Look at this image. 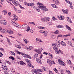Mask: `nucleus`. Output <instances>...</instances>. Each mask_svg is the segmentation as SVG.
I'll use <instances>...</instances> for the list:
<instances>
[{
	"instance_id": "obj_29",
	"label": "nucleus",
	"mask_w": 74,
	"mask_h": 74,
	"mask_svg": "<svg viewBox=\"0 0 74 74\" xmlns=\"http://www.w3.org/2000/svg\"><path fill=\"white\" fill-rule=\"evenodd\" d=\"M67 44H69V45H71V46H72V44H71V43L70 42V41H67L66 42Z\"/></svg>"
},
{
	"instance_id": "obj_1",
	"label": "nucleus",
	"mask_w": 74,
	"mask_h": 74,
	"mask_svg": "<svg viewBox=\"0 0 74 74\" xmlns=\"http://www.w3.org/2000/svg\"><path fill=\"white\" fill-rule=\"evenodd\" d=\"M38 4L39 5L38 7L44 11H48V9L46 8V7L42 3H38Z\"/></svg>"
},
{
	"instance_id": "obj_2",
	"label": "nucleus",
	"mask_w": 74,
	"mask_h": 74,
	"mask_svg": "<svg viewBox=\"0 0 74 74\" xmlns=\"http://www.w3.org/2000/svg\"><path fill=\"white\" fill-rule=\"evenodd\" d=\"M12 1V3H13L14 5H16V6L19 5V3H18V2L17 1H16L15 0H13Z\"/></svg>"
},
{
	"instance_id": "obj_22",
	"label": "nucleus",
	"mask_w": 74,
	"mask_h": 74,
	"mask_svg": "<svg viewBox=\"0 0 74 74\" xmlns=\"http://www.w3.org/2000/svg\"><path fill=\"white\" fill-rule=\"evenodd\" d=\"M3 13H4L5 15H6V14H7V11L5 10H3Z\"/></svg>"
},
{
	"instance_id": "obj_50",
	"label": "nucleus",
	"mask_w": 74,
	"mask_h": 74,
	"mask_svg": "<svg viewBox=\"0 0 74 74\" xmlns=\"http://www.w3.org/2000/svg\"><path fill=\"white\" fill-rule=\"evenodd\" d=\"M6 63H8L9 64H10V65L11 64V63L8 61H6Z\"/></svg>"
},
{
	"instance_id": "obj_43",
	"label": "nucleus",
	"mask_w": 74,
	"mask_h": 74,
	"mask_svg": "<svg viewBox=\"0 0 74 74\" xmlns=\"http://www.w3.org/2000/svg\"><path fill=\"white\" fill-rule=\"evenodd\" d=\"M37 71L38 72H42V70L41 69H38Z\"/></svg>"
},
{
	"instance_id": "obj_41",
	"label": "nucleus",
	"mask_w": 74,
	"mask_h": 74,
	"mask_svg": "<svg viewBox=\"0 0 74 74\" xmlns=\"http://www.w3.org/2000/svg\"><path fill=\"white\" fill-rule=\"evenodd\" d=\"M23 57H24V58H26V57H27V55L26 54H24V53H23Z\"/></svg>"
},
{
	"instance_id": "obj_56",
	"label": "nucleus",
	"mask_w": 74,
	"mask_h": 74,
	"mask_svg": "<svg viewBox=\"0 0 74 74\" xmlns=\"http://www.w3.org/2000/svg\"><path fill=\"white\" fill-rule=\"evenodd\" d=\"M60 16H61L59 15V16H58V19H59L60 20H61V18H60Z\"/></svg>"
},
{
	"instance_id": "obj_39",
	"label": "nucleus",
	"mask_w": 74,
	"mask_h": 74,
	"mask_svg": "<svg viewBox=\"0 0 74 74\" xmlns=\"http://www.w3.org/2000/svg\"><path fill=\"white\" fill-rule=\"evenodd\" d=\"M3 33H7V31L5 29H3L2 30Z\"/></svg>"
},
{
	"instance_id": "obj_21",
	"label": "nucleus",
	"mask_w": 74,
	"mask_h": 74,
	"mask_svg": "<svg viewBox=\"0 0 74 74\" xmlns=\"http://www.w3.org/2000/svg\"><path fill=\"white\" fill-rule=\"evenodd\" d=\"M10 53L12 55H14V56H15V53L14 52L12 51H10Z\"/></svg>"
},
{
	"instance_id": "obj_61",
	"label": "nucleus",
	"mask_w": 74,
	"mask_h": 74,
	"mask_svg": "<svg viewBox=\"0 0 74 74\" xmlns=\"http://www.w3.org/2000/svg\"><path fill=\"white\" fill-rule=\"evenodd\" d=\"M39 32H40V33H44V31L42 30H41Z\"/></svg>"
},
{
	"instance_id": "obj_42",
	"label": "nucleus",
	"mask_w": 74,
	"mask_h": 74,
	"mask_svg": "<svg viewBox=\"0 0 74 74\" xmlns=\"http://www.w3.org/2000/svg\"><path fill=\"white\" fill-rule=\"evenodd\" d=\"M47 25H49V26H50L51 25H52V23L50 22L47 23Z\"/></svg>"
},
{
	"instance_id": "obj_3",
	"label": "nucleus",
	"mask_w": 74,
	"mask_h": 74,
	"mask_svg": "<svg viewBox=\"0 0 74 74\" xmlns=\"http://www.w3.org/2000/svg\"><path fill=\"white\" fill-rule=\"evenodd\" d=\"M58 44H55L53 48L54 49V50H55V51H58V48L57 47H58Z\"/></svg>"
},
{
	"instance_id": "obj_38",
	"label": "nucleus",
	"mask_w": 74,
	"mask_h": 74,
	"mask_svg": "<svg viewBox=\"0 0 74 74\" xmlns=\"http://www.w3.org/2000/svg\"><path fill=\"white\" fill-rule=\"evenodd\" d=\"M11 72H12V73H14L15 72V70L14 69L12 68H11Z\"/></svg>"
},
{
	"instance_id": "obj_5",
	"label": "nucleus",
	"mask_w": 74,
	"mask_h": 74,
	"mask_svg": "<svg viewBox=\"0 0 74 74\" xmlns=\"http://www.w3.org/2000/svg\"><path fill=\"white\" fill-rule=\"evenodd\" d=\"M6 21L5 20H2L0 21L1 23L3 25H6Z\"/></svg>"
},
{
	"instance_id": "obj_62",
	"label": "nucleus",
	"mask_w": 74,
	"mask_h": 74,
	"mask_svg": "<svg viewBox=\"0 0 74 74\" xmlns=\"http://www.w3.org/2000/svg\"><path fill=\"white\" fill-rule=\"evenodd\" d=\"M3 56V54L1 52H0V57H1Z\"/></svg>"
},
{
	"instance_id": "obj_23",
	"label": "nucleus",
	"mask_w": 74,
	"mask_h": 74,
	"mask_svg": "<svg viewBox=\"0 0 74 74\" xmlns=\"http://www.w3.org/2000/svg\"><path fill=\"white\" fill-rule=\"evenodd\" d=\"M38 57V54L37 53L35 54L34 56H33V58L34 59H35V58H37Z\"/></svg>"
},
{
	"instance_id": "obj_59",
	"label": "nucleus",
	"mask_w": 74,
	"mask_h": 74,
	"mask_svg": "<svg viewBox=\"0 0 74 74\" xmlns=\"http://www.w3.org/2000/svg\"><path fill=\"white\" fill-rule=\"evenodd\" d=\"M19 7H20V8H22V9H25V8H24L22 7V6H21V5H20L19 6Z\"/></svg>"
},
{
	"instance_id": "obj_25",
	"label": "nucleus",
	"mask_w": 74,
	"mask_h": 74,
	"mask_svg": "<svg viewBox=\"0 0 74 74\" xmlns=\"http://www.w3.org/2000/svg\"><path fill=\"white\" fill-rule=\"evenodd\" d=\"M26 29H27L26 30V32H29V30H30V27L28 26L27 27Z\"/></svg>"
},
{
	"instance_id": "obj_28",
	"label": "nucleus",
	"mask_w": 74,
	"mask_h": 74,
	"mask_svg": "<svg viewBox=\"0 0 74 74\" xmlns=\"http://www.w3.org/2000/svg\"><path fill=\"white\" fill-rule=\"evenodd\" d=\"M58 44L57 47H60V44H62V43L61 42H60V41L58 42Z\"/></svg>"
},
{
	"instance_id": "obj_14",
	"label": "nucleus",
	"mask_w": 74,
	"mask_h": 74,
	"mask_svg": "<svg viewBox=\"0 0 74 74\" xmlns=\"http://www.w3.org/2000/svg\"><path fill=\"white\" fill-rule=\"evenodd\" d=\"M34 51L36 52H37V53H39V54H40L41 53V52L39 51L37 49H35Z\"/></svg>"
},
{
	"instance_id": "obj_47",
	"label": "nucleus",
	"mask_w": 74,
	"mask_h": 74,
	"mask_svg": "<svg viewBox=\"0 0 74 74\" xmlns=\"http://www.w3.org/2000/svg\"><path fill=\"white\" fill-rule=\"evenodd\" d=\"M27 57L28 58H29V59H32V57H30V56L28 55H27Z\"/></svg>"
},
{
	"instance_id": "obj_58",
	"label": "nucleus",
	"mask_w": 74,
	"mask_h": 74,
	"mask_svg": "<svg viewBox=\"0 0 74 74\" xmlns=\"http://www.w3.org/2000/svg\"><path fill=\"white\" fill-rule=\"evenodd\" d=\"M49 74H53V73H52V72L51 71H49Z\"/></svg>"
},
{
	"instance_id": "obj_4",
	"label": "nucleus",
	"mask_w": 74,
	"mask_h": 74,
	"mask_svg": "<svg viewBox=\"0 0 74 74\" xmlns=\"http://www.w3.org/2000/svg\"><path fill=\"white\" fill-rule=\"evenodd\" d=\"M32 72L33 74H38L39 72L37 70H33L32 71Z\"/></svg>"
},
{
	"instance_id": "obj_52",
	"label": "nucleus",
	"mask_w": 74,
	"mask_h": 74,
	"mask_svg": "<svg viewBox=\"0 0 74 74\" xmlns=\"http://www.w3.org/2000/svg\"><path fill=\"white\" fill-rule=\"evenodd\" d=\"M18 53L19 55H20V54L21 55H23V53H21L19 51H18Z\"/></svg>"
},
{
	"instance_id": "obj_46",
	"label": "nucleus",
	"mask_w": 74,
	"mask_h": 74,
	"mask_svg": "<svg viewBox=\"0 0 74 74\" xmlns=\"http://www.w3.org/2000/svg\"><path fill=\"white\" fill-rule=\"evenodd\" d=\"M43 35L45 37H46L48 36V34H44Z\"/></svg>"
},
{
	"instance_id": "obj_54",
	"label": "nucleus",
	"mask_w": 74,
	"mask_h": 74,
	"mask_svg": "<svg viewBox=\"0 0 74 74\" xmlns=\"http://www.w3.org/2000/svg\"><path fill=\"white\" fill-rule=\"evenodd\" d=\"M42 69L43 70H44V71H47V70H46V68H45V67H43L42 68Z\"/></svg>"
},
{
	"instance_id": "obj_24",
	"label": "nucleus",
	"mask_w": 74,
	"mask_h": 74,
	"mask_svg": "<svg viewBox=\"0 0 74 74\" xmlns=\"http://www.w3.org/2000/svg\"><path fill=\"white\" fill-rule=\"evenodd\" d=\"M62 11H63V12L65 14H68V12L64 10H62Z\"/></svg>"
},
{
	"instance_id": "obj_63",
	"label": "nucleus",
	"mask_w": 74,
	"mask_h": 74,
	"mask_svg": "<svg viewBox=\"0 0 74 74\" xmlns=\"http://www.w3.org/2000/svg\"><path fill=\"white\" fill-rule=\"evenodd\" d=\"M61 74H64V72H63V71H61Z\"/></svg>"
},
{
	"instance_id": "obj_9",
	"label": "nucleus",
	"mask_w": 74,
	"mask_h": 74,
	"mask_svg": "<svg viewBox=\"0 0 74 74\" xmlns=\"http://www.w3.org/2000/svg\"><path fill=\"white\" fill-rule=\"evenodd\" d=\"M67 19L68 21L69 22L71 23H72V21H71V19H70V18L67 17Z\"/></svg>"
},
{
	"instance_id": "obj_49",
	"label": "nucleus",
	"mask_w": 74,
	"mask_h": 74,
	"mask_svg": "<svg viewBox=\"0 0 74 74\" xmlns=\"http://www.w3.org/2000/svg\"><path fill=\"white\" fill-rule=\"evenodd\" d=\"M52 19L53 20V21H56V18L54 17H52Z\"/></svg>"
},
{
	"instance_id": "obj_51",
	"label": "nucleus",
	"mask_w": 74,
	"mask_h": 74,
	"mask_svg": "<svg viewBox=\"0 0 74 74\" xmlns=\"http://www.w3.org/2000/svg\"><path fill=\"white\" fill-rule=\"evenodd\" d=\"M23 40L25 42V44H27V40H26V39H23Z\"/></svg>"
},
{
	"instance_id": "obj_18",
	"label": "nucleus",
	"mask_w": 74,
	"mask_h": 74,
	"mask_svg": "<svg viewBox=\"0 0 74 74\" xmlns=\"http://www.w3.org/2000/svg\"><path fill=\"white\" fill-rule=\"evenodd\" d=\"M55 4H57V5H58L59 4V0H56L55 2Z\"/></svg>"
},
{
	"instance_id": "obj_60",
	"label": "nucleus",
	"mask_w": 74,
	"mask_h": 74,
	"mask_svg": "<svg viewBox=\"0 0 74 74\" xmlns=\"http://www.w3.org/2000/svg\"><path fill=\"white\" fill-rule=\"evenodd\" d=\"M68 3L69 4H70V5H71V4H72V2H70V1H69Z\"/></svg>"
},
{
	"instance_id": "obj_6",
	"label": "nucleus",
	"mask_w": 74,
	"mask_h": 74,
	"mask_svg": "<svg viewBox=\"0 0 74 74\" xmlns=\"http://www.w3.org/2000/svg\"><path fill=\"white\" fill-rule=\"evenodd\" d=\"M2 68L3 69V70H8V68H7V67L5 66V65H2Z\"/></svg>"
},
{
	"instance_id": "obj_27",
	"label": "nucleus",
	"mask_w": 74,
	"mask_h": 74,
	"mask_svg": "<svg viewBox=\"0 0 74 74\" xmlns=\"http://www.w3.org/2000/svg\"><path fill=\"white\" fill-rule=\"evenodd\" d=\"M41 19L42 22H46V20H45V18H41Z\"/></svg>"
},
{
	"instance_id": "obj_30",
	"label": "nucleus",
	"mask_w": 74,
	"mask_h": 74,
	"mask_svg": "<svg viewBox=\"0 0 74 74\" xmlns=\"http://www.w3.org/2000/svg\"><path fill=\"white\" fill-rule=\"evenodd\" d=\"M32 47L30 46L29 47H28L27 49L28 51H30V50H31V49H32Z\"/></svg>"
},
{
	"instance_id": "obj_16",
	"label": "nucleus",
	"mask_w": 74,
	"mask_h": 74,
	"mask_svg": "<svg viewBox=\"0 0 74 74\" xmlns=\"http://www.w3.org/2000/svg\"><path fill=\"white\" fill-rule=\"evenodd\" d=\"M66 29H67L68 30H70V31H71V29L70 27L68 26V25H66Z\"/></svg>"
},
{
	"instance_id": "obj_37",
	"label": "nucleus",
	"mask_w": 74,
	"mask_h": 74,
	"mask_svg": "<svg viewBox=\"0 0 74 74\" xmlns=\"http://www.w3.org/2000/svg\"><path fill=\"white\" fill-rule=\"evenodd\" d=\"M53 70L55 71V72H56V73H58V71L57 69L55 68H54L53 69Z\"/></svg>"
},
{
	"instance_id": "obj_44",
	"label": "nucleus",
	"mask_w": 74,
	"mask_h": 74,
	"mask_svg": "<svg viewBox=\"0 0 74 74\" xmlns=\"http://www.w3.org/2000/svg\"><path fill=\"white\" fill-rule=\"evenodd\" d=\"M16 48H19V49H21V46H20L19 45H16Z\"/></svg>"
},
{
	"instance_id": "obj_35",
	"label": "nucleus",
	"mask_w": 74,
	"mask_h": 74,
	"mask_svg": "<svg viewBox=\"0 0 74 74\" xmlns=\"http://www.w3.org/2000/svg\"><path fill=\"white\" fill-rule=\"evenodd\" d=\"M13 19L14 20V21H16V20H18V18L17 17H15V18Z\"/></svg>"
},
{
	"instance_id": "obj_15",
	"label": "nucleus",
	"mask_w": 74,
	"mask_h": 74,
	"mask_svg": "<svg viewBox=\"0 0 74 74\" xmlns=\"http://www.w3.org/2000/svg\"><path fill=\"white\" fill-rule=\"evenodd\" d=\"M61 45H62V46H64V47L66 46V43H65L64 42L62 41H61Z\"/></svg>"
},
{
	"instance_id": "obj_11",
	"label": "nucleus",
	"mask_w": 74,
	"mask_h": 74,
	"mask_svg": "<svg viewBox=\"0 0 74 74\" xmlns=\"http://www.w3.org/2000/svg\"><path fill=\"white\" fill-rule=\"evenodd\" d=\"M36 40L37 41H39V42H43V41L40 38H36Z\"/></svg>"
},
{
	"instance_id": "obj_17",
	"label": "nucleus",
	"mask_w": 74,
	"mask_h": 74,
	"mask_svg": "<svg viewBox=\"0 0 74 74\" xmlns=\"http://www.w3.org/2000/svg\"><path fill=\"white\" fill-rule=\"evenodd\" d=\"M64 27L62 25H59L57 26V27L58 28H63Z\"/></svg>"
},
{
	"instance_id": "obj_7",
	"label": "nucleus",
	"mask_w": 74,
	"mask_h": 74,
	"mask_svg": "<svg viewBox=\"0 0 74 74\" xmlns=\"http://www.w3.org/2000/svg\"><path fill=\"white\" fill-rule=\"evenodd\" d=\"M47 62L49 64V65H50V66H52L51 61L50 60L48 59L47 60Z\"/></svg>"
},
{
	"instance_id": "obj_48",
	"label": "nucleus",
	"mask_w": 74,
	"mask_h": 74,
	"mask_svg": "<svg viewBox=\"0 0 74 74\" xmlns=\"http://www.w3.org/2000/svg\"><path fill=\"white\" fill-rule=\"evenodd\" d=\"M9 59H12V60H14V57H12V56H10L9 57Z\"/></svg>"
},
{
	"instance_id": "obj_45",
	"label": "nucleus",
	"mask_w": 74,
	"mask_h": 74,
	"mask_svg": "<svg viewBox=\"0 0 74 74\" xmlns=\"http://www.w3.org/2000/svg\"><path fill=\"white\" fill-rule=\"evenodd\" d=\"M45 19L46 21H48L49 20L50 18H49L45 17Z\"/></svg>"
},
{
	"instance_id": "obj_32",
	"label": "nucleus",
	"mask_w": 74,
	"mask_h": 74,
	"mask_svg": "<svg viewBox=\"0 0 74 74\" xmlns=\"http://www.w3.org/2000/svg\"><path fill=\"white\" fill-rule=\"evenodd\" d=\"M45 27H38V29H45Z\"/></svg>"
},
{
	"instance_id": "obj_31",
	"label": "nucleus",
	"mask_w": 74,
	"mask_h": 74,
	"mask_svg": "<svg viewBox=\"0 0 74 74\" xmlns=\"http://www.w3.org/2000/svg\"><path fill=\"white\" fill-rule=\"evenodd\" d=\"M60 64L61 66H65L66 65L65 63L64 62H61L60 63Z\"/></svg>"
},
{
	"instance_id": "obj_19",
	"label": "nucleus",
	"mask_w": 74,
	"mask_h": 74,
	"mask_svg": "<svg viewBox=\"0 0 74 74\" xmlns=\"http://www.w3.org/2000/svg\"><path fill=\"white\" fill-rule=\"evenodd\" d=\"M51 6L53 8H58V6H56L55 4H52Z\"/></svg>"
},
{
	"instance_id": "obj_33",
	"label": "nucleus",
	"mask_w": 74,
	"mask_h": 74,
	"mask_svg": "<svg viewBox=\"0 0 74 74\" xmlns=\"http://www.w3.org/2000/svg\"><path fill=\"white\" fill-rule=\"evenodd\" d=\"M62 51L61 50L59 49V51H56V53H57V54H59V52H61Z\"/></svg>"
},
{
	"instance_id": "obj_8",
	"label": "nucleus",
	"mask_w": 74,
	"mask_h": 74,
	"mask_svg": "<svg viewBox=\"0 0 74 74\" xmlns=\"http://www.w3.org/2000/svg\"><path fill=\"white\" fill-rule=\"evenodd\" d=\"M20 64L21 65H24V66H25V65H26V64L25 63V62H23L22 61H20Z\"/></svg>"
},
{
	"instance_id": "obj_64",
	"label": "nucleus",
	"mask_w": 74,
	"mask_h": 74,
	"mask_svg": "<svg viewBox=\"0 0 74 74\" xmlns=\"http://www.w3.org/2000/svg\"><path fill=\"white\" fill-rule=\"evenodd\" d=\"M72 47L73 48V49L74 50V45H72Z\"/></svg>"
},
{
	"instance_id": "obj_13",
	"label": "nucleus",
	"mask_w": 74,
	"mask_h": 74,
	"mask_svg": "<svg viewBox=\"0 0 74 74\" xmlns=\"http://www.w3.org/2000/svg\"><path fill=\"white\" fill-rule=\"evenodd\" d=\"M25 62H26L27 63H29L30 64H31L32 63L30 60H28L27 59H25Z\"/></svg>"
},
{
	"instance_id": "obj_55",
	"label": "nucleus",
	"mask_w": 74,
	"mask_h": 74,
	"mask_svg": "<svg viewBox=\"0 0 74 74\" xmlns=\"http://www.w3.org/2000/svg\"><path fill=\"white\" fill-rule=\"evenodd\" d=\"M62 37V35L61 34H60L57 37L58 38V37Z\"/></svg>"
},
{
	"instance_id": "obj_26",
	"label": "nucleus",
	"mask_w": 74,
	"mask_h": 74,
	"mask_svg": "<svg viewBox=\"0 0 74 74\" xmlns=\"http://www.w3.org/2000/svg\"><path fill=\"white\" fill-rule=\"evenodd\" d=\"M67 63L68 64H71V61L69 60H68L67 61Z\"/></svg>"
},
{
	"instance_id": "obj_20",
	"label": "nucleus",
	"mask_w": 74,
	"mask_h": 74,
	"mask_svg": "<svg viewBox=\"0 0 74 74\" xmlns=\"http://www.w3.org/2000/svg\"><path fill=\"white\" fill-rule=\"evenodd\" d=\"M27 65L28 66H29V67H31L33 68V69H34V67L31 64H27Z\"/></svg>"
},
{
	"instance_id": "obj_34",
	"label": "nucleus",
	"mask_w": 74,
	"mask_h": 74,
	"mask_svg": "<svg viewBox=\"0 0 74 74\" xmlns=\"http://www.w3.org/2000/svg\"><path fill=\"white\" fill-rule=\"evenodd\" d=\"M35 10H36V11L37 12H40V10L38 9V8L37 7L36 8H35Z\"/></svg>"
},
{
	"instance_id": "obj_53",
	"label": "nucleus",
	"mask_w": 74,
	"mask_h": 74,
	"mask_svg": "<svg viewBox=\"0 0 74 74\" xmlns=\"http://www.w3.org/2000/svg\"><path fill=\"white\" fill-rule=\"evenodd\" d=\"M56 37V36L55 35L52 36H51V38H55Z\"/></svg>"
},
{
	"instance_id": "obj_57",
	"label": "nucleus",
	"mask_w": 74,
	"mask_h": 74,
	"mask_svg": "<svg viewBox=\"0 0 74 74\" xmlns=\"http://www.w3.org/2000/svg\"><path fill=\"white\" fill-rule=\"evenodd\" d=\"M14 20L13 19H12L11 21V23H13L14 22Z\"/></svg>"
},
{
	"instance_id": "obj_10",
	"label": "nucleus",
	"mask_w": 74,
	"mask_h": 74,
	"mask_svg": "<svg viewBox=\"0 0 74 74\" xmlns=\"http://www.w3.org/2000/svg\"><path fill=\"white\" fill-rule=\"evenodd\" d=\"M37 61L38 62V63H39L41 64V61L40 60V58H37L36 59Z\"/></svg>"
},
{
	"instance_id": "obj_36",
	"label": "nucleus",
	"mask_w": 74,
	"mask_h": 74,
	"mask_svg": "<svg viewBox=\"0 0 74 74\" xmlns=\"http://www.w3.org/2000/svg\"><path fill=\"white\" fill-rule=\"evenodd\" d=\"M61 20H63L64 19V17L63 16H60Z\"/></svg>"
},
{
	"instance_id": "obj_40",
	"label": "nucleus",
	"mask_w": 74,
	"mask_h": 74,
	"mask_svg": "<svg viewBox=\"0 0 74 74\" xmlns=\"http://www.w3.org/2000/svg\"><path fill=\"white\" fill-rule=\"evenodd\" d=\"M58 32H59V31L56 30L55 31V32H53V33H54V34H58Z\"/></svg>"
},
{
	"instance_id": "obj_12",
	"label": "nucleus",
	"mask_w": 74,
	"mask_h": 74,
	"mask_svg": "<svg viewBox=\"0 0 74 74\" xmlns=\"http://www.w3.org/2000/svg\"><path fill=\"white\" fill-rule=\"evenodd\" d=\"M22 26V27L23 29L24 28H26V27H27V24H23Z\"/></svg>"
}]
</instances>
